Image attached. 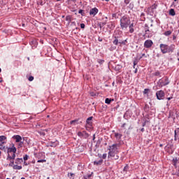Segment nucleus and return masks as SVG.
<instances>
[{
  "instance_id": "f257e3e1",
  "label": "nucleus",
  "mask_w": 179,
  "mask_h": 179,
  "mask_svg": "<svg viewBox=\"0 0 179 179\" xmlns=\"http://www.w3.org/2000/svg\"><path fill=\"white\" fill-rule=\"evenodd\" d=\"M159 48L162 54H169L170 52H174V50H176V45L173 44L169 45L167 44L161 43L159 45Z\"/></svg>"
},
{
  "instance_id": "f03ea898",
  "label": "nucleus",
  "mask_w": 179,
  "mask_h": 179,
  "mask_svg": "<svg viewBox=\"0 0 179 179\" xmlns=\"http://www.w3.org/2000/svg\"><path fill=\"white\" fill-rule=\"evenodd\" d=\"M130 24H131V20L129 19V17L127 16H123L120 19V27L122 30H125V29H128Z\"/></svg>"
},
{
  "instance_id": "7ed1b4c3",
  "label": "nucleus",
  "mask_w": 179,
  "mask_h": 179,
  "mask_svg": "<svg viewBox=\"0 0 179 179\" xmlns=\"http://www.w3.org/2000/svg\"><path fill=\"white\" fill-rule=\"evenodd\" d=\"M7 153H8V159H15L16 157V147H15V144H12L11 148H6Z\"/></svg>"
},
{
  "instance_id": "20e7f679",
  "label": "nucleus",
  "mask_w": 179,
  "mask_h": 179,
  "mask_svg": "<svg viewBox=\"0 0 179 179\" xmlns=\"http://www.w3.org/2000/svg\"><path fill=\"white\" fill-rule=\"evenodd\" d=\"M165 81L166 83H164V81L162 79H159L158 83H157L158 87H163V86H167V85H169V78H166Z\"/></svg>"
},
{
  "instance_id": "39448f33",
  "label": "nucleus",
  "mask_w": 179,
  "mask_h": 179,
  "mask_svg": "<svg viewBox=\"0 0 179 179\" xmlns=\"http://www.w3.org/2000/svg\"><path fill=\"white\" fill-rule=\"evenodd\" d=\"M118 146H120V144L117 143L110 145L108 148L109 152L118 153Z\"/></svg>"
},
{
  "instance_id": "423d86ee",
  "label": "nucleus",
  "mask_w": 179,
  "mask_h": 179,
  "mask_svg": "<svg viewBox=\"0 0 179 179\" xmlns=\"http://www.w3.org/2000/svg\"><path fill=\"white\" fill-rule=\"evenodd\" d=\"M77 135L79 136V138H83L84 139H87V138L90 136L89 134H87L86 131H78Z\"/></svg>"
},
{
  "instance_id": "0eeeda50",
  "label": "nucleus",
  "mask_w": 179,
  "mask_h": 179,
  "mask_svg": "<svg viewBox=\"0 0 179 179\" xmlns=\"http://www.w3.org/2000/svg\"><path fill=\"white\" fill-rule=\"evenodd\" d=\"M156 96H157V100H163L165 96L164 91L163 90L157 91L156 92Z\"/></svg>"
},
{
  "instance_id": "6e6552de",
  "label": "nucleus",
  "mask_w": 179,
  "mask_h": 179,
  "mask_svg": "<svg viewBox=\"0 0 179 179\" xmlns=\"http://www.w3.org/2000/svg\"><path fill=\"white\" fill-rule=\"evenodd\" d=\"M153 45V41L152 40H146L144 43L145 48H150Z\"/></svg>"
},
{
  "instance_id": "1a4fd4ad",
  "label": "nucleus",
  "mask_w": 179,
  "mask_h": 179,
  "mask_svg": "<svg viewBox=\"0 0 179 179\" xmlns=\"http://www.w3.org/2000/svg\"><path fill=\"white\" fill-rule=\"evenodd\" d=\"M97 13H99V9H97V8H92L90 11V15L92 16H96Z\"/></svg>"
},
{
  "instance_id": "9d476101",
  "label": "nucleus",
  "mask_w": 179,
  "mask_h": 179,
  "mask_svg": "<svg viewBox=\"0 0 179 179\" xmlns=\"http://www.w3.org/2000/svg\"><path fill=\"white\" fill-rule=\"evenodd\" d=\"M179 139V128H177L174 131V141Z\"/></svg>"
},
{
  "instance_id": "9b49d317",
  "label": "nucleus",
  "mask_w": 179,
  "mask_h": 179,
  "mask_svg": "<svg viewBox=\"0 0 179 179\" xmlns=\"http://www.w3.org/2000/svg\"><path fill=\"white\" fill-rule=\"evenodd\" d=\"M13 139H15V142H17V143L22 142V136H20L19 135L13 136Z\"/></svg>"
},
{
  "instance_id": "f8f14e48",
  "label": "nucleus",
  "mask_w": 179,
  "mask_h": 179,
  "mask_svg": "<svg viewBox=\"0 0 179 179\" xmlns=\"http://www.w3.org/2000/svg\"><path fill=\"white\" fill-rule=\"evenodd\" d=\"M93 120V117H90L86 120V124L88 125V127H92V120Z\"/></svg>"
},
{
  "instance_id": "ddd939ff",
  "label": "nucleus",
  "mask_w": 179,
  "mask_h": 179,
  "mask_svg": "<svg viewBox=\"0 0 179 179\" xmlns=\"http://www.w3.org/2000/svg\"><path fill=\"white\" fill-rule=\"evenodd\" d=\"M6 141V136H0V145H3L4 143H6V142H5Z\"/></svg>"
},
{
  "instance_id": "4468645a",
  "label": "nucleus",
  "mask_w": 179,
  "mask_h": 179,
  "mask_svg": "<svg viewBox=\"0 0 179 179\" xmlns=\"http://www.w3.org/2000/svg\"><path fill=\"white\" fill-rule=\"evenodd\" d=\"M115 138H116L117 141H118V142H120L121 138H122V134H120V133H115Z\"/></svg>"
},
{
  "instance_id": "2eb2a0df",
  "label": "nucleus",
  "mask_w": 179,
  "mask_h": 179,
  "mask_svg": "<svg viewBox=\"0 0 179 179\" xmlns=\"http://www.w3.org/2000/svg\"><path fill=\"white\" fill-rule=\"evenodd\" d=\"M94 166H101L103 164V159H101L99 161H94Z\"/></svg>"
},
{
  "instance_id": "dca6fc26",
  "label": "nucleus",
  "mask_w": 179,
  "mask_h": 179,
  "mask_svg": "<svg viewBox=\"0 0 179 179\" xmlns=\"http://www.w3.org/2000/svg\"><path fill=\"white\" fill-rule=\"evenodd\" d=\"M15 163V164H22V163H23V158H17Z\"/></svg>"
},
{
  "instance_id": "f3484780",
  "label": "nucleus",
  "mask_w": 179,
  "mask_h": 179,
  "mask_svg": "<svg viewBox=\"0 0 179 179\" xmlns=\"http://www.w3.org/2000/svg\"><path fill=\"white\" fill-rule=\"evenodd\" d=\"M129 32L130 33H134V31H135V29H134V23H131L130 22V24L129 25Z\"/></svg>"
},
{
  "instance_id": "a211bd4d",
  "label": "nucleus",
  "mask_w": 179,
  "mask_h": 179,
  "mask_svg": "<svg viewBox=\"0 0 179 179\" xmlns=\"http://www.w3.org/2000/svg\"><path fill=\"white\" fill-rule=\"evenodd\" d=\"M118 152H108V157H114L115 155H117Z\"/></svg>"
},
{
  "instance_id": "6ab92c4d",
  "label": "nucleus",
  "mask_w": 179,
  "mask_h": 179,
  "mask_svg": "<svg viewBox=\"0 0 179 179\" xmlns=\"http://www.w3.org/2000/svg\"><path fill=\"white\" fill-rule=\"evenodd\" d=\"M113 43L115 45H118V44H120V41H118V36H115V40Z\"/></svg>"
},
{
  "instance_id": "aec40b11",
  "label": "nucleus",
  "mask_w": 179,
  "mask_h": 179,
  "mask_svg": "<svg viewBox=\"0 0 179 179\" xmlns=\"http://www.w3.org/2000/svg\"><path fill=\"white\" fill-rule=\"evenodd\" d=\"M169 15H170L171 16H176V11L174 10L173 8L170 9V10H169Z\"/></svg>"
},
{
  "instance_id": "412c9836",
  "label": "nucleus",
  "mask_w": 179,
  "mask_h": 179,
  "mask_svg": "<svg viewBox=\"0 0 179 179\" xmlns=\"http://www.w3.org/2000/svg\"><path fill=\"white\" fill-rule=\"evenodd\" d=\"M144 30H145V34H148V32L150 31V30H149V25H148V24H145Z\"/></svg>"
},
{
  "instance_id": "4be33fe9",
  "label": "nucleus",
  "mask_w": 179,
  "mask_h": 179,
  "mask_svg": "<svg viewBox=\"0 0 179 179\" xmlns=\"http://www.w3.org/2000/svg\"><path fill=\"white\" fill-rule=\"evenodd\" d=\"M22 166H19L17 164L13 166L14 170H22Z\"/></svg>"
},
{
  "instance_id": "5701e85b",
  "label": "nucleus",
  "mask_w": 179,
  "mask_h": 179,
  "mask_svg": "<svg viewBox=\"0 0 179 179\" xmlns=\"http://www.w3.org/2000/svg\"><path fill=\"white\" fill-rule=\"evenodd\" d=\"M111 101H114V99L106 98L105 100L106 104H110Z\"/></svg>"
},
{
  "instance_id": "b1692460",
  "label": "nucleus",
  "mask_w": 179,
  "mask_h": 179,
  "mask_svg": "<svg viewBox=\"0 0 179 179\" xmlns=\"http://www.w3.org/2000/svg\"><path fill=\"white\" fill-rule=\"evenodd\" d=\"M106 24H107L106 22H101L99 23V26L100 29H101L103 27L106 26Z\"/></svg>"
},
{
  "instance_id": "393cba45",
  "label": "nucleus",
  "mask_w": 179,
  "mask_h": 179,
  "mask_svg": "<svg viewBox=\"0 0 179 179\" xmlns=\"http://www.w3.org/2000/svg\"><path fill=\"white\" fill-rule=\"evenodd\" d=\"M66 22H69V23H71V22L72 21V16L67 15L66 17Z\"/></svg>"
},
{
  "instance_id": "a878e982",
  "label": "nucleus",
  "mask_w": 179,
  "mask_h": 179,
  "mask_svg": "<svg viewBox=\"0 0 179 179\" xmlns=\"http://www.w3.org/2000/svg\"><path fill=\"white\" fill-rule=\"evenodd\" d=\"M3 145V144H0V150H3L4 152H6V149L8 147H5Z\"/></svg>"
},
{
  "instance_id": "bb28decb",
  "label": "nucleus",
  "mask_w": 179,
  "mask_h": 179,
  "mask_svg": "<svg viewBox=\"0 0 179 179\" xmlns=\"http://www.w3.org/2000/svg\"><path fill=\"white\" fill-rule=\"evenodd\" d=\"M178 162V159H177V158H173V166L177 167V162Z\"/></svg>"
},
{
  "instance_id": "cd10ccee",
  "label": "nucleus",
  "mask_w": 179,
  "mask_h": 179,
  "mask_svg": "<svg viewBox=\"0 0 179 179\" xmlns=\"http://www.w3.org/2000/svg\"><path fill=\"white\" fill-rule=\"evenodd\" d=\"M127 43H128L127 39L123 41H119V44H120V45H125Z\"/></svg>"
},
{
  "instance_id": "c85d7f7f",
  "label": "nucleus",
  "mask_w": 179,
  "mask_h": 179,
  "mask_svg": "<svg viewBox=\"0 0 179 179\" xmlns=\"http://www.w3.org/2000/svg\"><path fill=\"white\" fill-rule=\"evenodd\" d=\"M6 160H8V162H10V163H11L12 164H15V158L8 159L7 157Z\"/></svg>"
},
{
  "instance_id": "c756f323",
  "label": "nucleus",
  "mask_w": 179,
  "mask_h": 179,
  "mask_svg": "<svg viewBox=\"0 0 179 179\" xmlns=\"http://www.w3.org/2000/svg\"><path fill=\"white\" fill-rule=\"evenodd\" d=\"M164 36H169L171 35V31H166L164 33Z\"/></svg>"
},
{
  "instance_id": "7c9ffc66",
  "label": "nucleus",
  "mask_w": 179,
  "mask_h": 179,
  "mask_svg": "<svg viewBox=\"0 0 179 179\" xmlns=\"http://www.w3.org/2000/svg\"><path fill=\"white\" fill-rule=\"evenodd\" d=\"M97 62H98V64H100L101 65H102V64H104V60L99 59L97 60Z\"/></svg>"
},
{
  "instance_id": "2f4dec72",
  "label": "nucleus",
  "mask_w": 179,
  "mask_h": 179,
  "mask_svg": "<svg viewBox=\"0 0 179 179\" xmlns=\"http://www.w3.org/2000/svg\"><path fill=\"white\" fill-rule=\"evenodd\" d=\"M112 157H113V160H118V159H120V157H118V155H117V154Z\"/></svg>"
},
{
  "instance_id": "473e14b6",
  "label": "nucleus",
  "mask_w": 179,
  "mask_h": 179,
  "mask_svg": "<svg viewBox=\"0 0 179 179\" xmlns=\"http://www.w3.org/2000/svg\"><path fill=\"white\" fill-rule=\"evenodd\" d=\"M78 13H80L82 16H85V12L83 10H79Z\"/></svg>"
},
{
  "instance_id": "72a5a7b5",
  "label": "nucleus",
  "mask_w": 179,
  "mask_h": 179,
  "mask_svg": "<svg viewBox=\"0 0 179 179\" xmlns=\"http://www.w3.org/2000/svg\"><path fill=\"white\" fill-rule=\"evenodd\" d=\"M124 6H127L131 2V0H124Z\"/></svg>"
},
{
  "instance_id": "f704fd0d",
  "label": "nucleus",
  "mask_w": 179,
  "mask_h": 179,
  "mask_svg": "<svg viewBox=\"0 0 179 179\" xmlns=\"http://www.w3.org/2000/svg\"><path fill=\"white\" fill-rule=\"evenodd\" d=\"M45 162H47V160H45V159H39V160H38V163H45Z\"/></svg>"
},
{
  "instance_id": "c9c22d12",
  "label": "nucleus",
  "mask_w": 179,
  "mask_h": 179,
  "mask_svg": "<svg viewBox=\"0 0 179 179\" xmlns=\"http://www.w3.org/2000/svg\"><path fill=\"white\" fill-rule=\"evenodd\" d=\"M149 93V89H145L143 91V94H148Z\"/></svg>"
},
{
  "instance_id": "e433bc0d",
  "label": "nucleus",
  "mask_w": 179,
  "mask_h": 179,
  "mask_svg": "<svg viewBox=\"0 0 179 179\" xmlns=\"http://www.w3.org/2000/svg\"><path fill=\"white\" fill-rule=\"evenodd\" d=\"M28 80H29V82H33V80H34V77H33V76H29V78H28Z\"/></svg>"
},
{
  "instance_id": "4c0bfd02",
  "label": "nucleus",
  "mask_w": 179,
  "mask_h": 179,
  "mask_svg": "<svg viewBox=\"0 0 179 179\" xmlns=\"http://www.w3.org/2000/svg\"><path fill=\"white\" fill-rule=\"evenodd\" d=\"M23 159H24V162H26V160H28V159H29V155H25V156L23 157Z\"/></svg>"
},
{
  "instance_id": "58836bf2",
  "label": "nucleus",
  "mask_w": 179,
  "mask_h": 179,
  "mask_svg": "<svg viewBox=\"0 0 179 179\" xmlns=\"http://www.w3.org/2000/svg\"><path fill=\"white\" fill-rule=\"evenodd\" d=\"M38 134L42 136H45V133H44L43 131H38Z\"/></svg>"
},
{
  "instance_id": "ea45409f",
  "label": "nucleus",
  "mask_w": 179,
  "mask_h": 179,
  "mask_svg": "<svg viewBox=\"0 0 179 179\" xmlns=\"http://www.w3.org/2000/svg\"><path fill=\"white\" fill-rule=\"evenodd\" d=\"M76 122H78V120H72L70 122V124H74V125H75V124H76Z\"/></svg>"
},
{
  "instance_id": "a19ab883",
  "label": "nucleus",
  "mask_w": 179,
  "mask_h": 179,
  "mask_svg": "<svg viewBox=\"0 0 179 179\" xmlns=\"http://www.w3.org/2000/svg\"><path fill=\"white\" fill-rule=\"evenodd\" d=\"M23 146V142L20 141V143L18 144V148H22Z\"/></svg>"
},
{
  "instance_id": "79ce46f5",
  "label": "nucleus",
  "mask_w": 179,
  "mask_h": 179,
  "mask_svg": "<svg viewBox=\"0 0 179 179\" xmlns=\"http://www.w3.org/2000/svg\"><path fill=\"white\" fill-rule=\"evenodd\" d=\"M102 159H107V154L106 153L103 154Z\"/></svg>"
},
{
  "instance_id": "37998d69",
  "label": "nucleus",
  "mask_w": 179,
  "mask_h": 179,
  "mask_svg": "<svg viewBox=\"0 0 179 179\" xmlns=\"http://www.w3.org/2000/svg\"><path fill=\"white\" fill-rule=\"evenodd\" d=\"M90 177H92V174L87 175V176H85V179H88L90 178Z\"/></svg>"
},
{
  "instance_id": "c03bdc74",
  "label": "nucleus",
  "mask_w": 179,
  "mask_h": 179,
  "mask_svg": "<svg viewBox=\"0 0 179 179\" xmlns=\"http://www.w3.org/2000/svg\"><path fill=\"white\" fill-rule=\"evenodd\" d=\"M8 166H9L10 167H13V166H15V164H12L11 162H10V164H8Z\"/></svg>"
},
{
  "instance_id": "a18cd8bd",
  "label": "nucleus",
  "mask_w": 179,
  "mask_h": 179,
  "mask_svg": "<svg viewBox=\"0 0 179 179\" xmlns=\"http://www.w3.org/2000/svg\"><path fill=\"white\" fill-rule=\"evenodd\" d=\"M160 76V72L159 71L155 72V76Z\"/></svg>"
},
{
  "instance_id": "49530a36",
  "label": "nucleus",
  "mask_w": 179,
  "mask_h": 179,
  "mask_svg": "<svg viewBox=\"0 0 179 179\" xmlns=\"http://www.w3.org/2000/svg\"><path fill=\"white\" fill-rule=\"evenodd\" d=\"M81 29H85V24L82 23L80 24Z\"/></svg>"
},
{
  "instance_id": "de8ad7c7",
  "label": "nucleus",
  "mask_w": 179,
  "mask_h": 179,
  "mask_svg": "<svg viewBox=\"0 0 179 179\" xmlns=\"http://www.w3.org/2000/svg\"><path fill=\"white\" fill-rule=\"evenodd\" d=\"M138 64V61L135 60L134 62V68H135V65H136Z\"/></svg>"
},
{
  "instance_id": "09e8293b",
  "label": "nucleus",
  "mask_w": 179,
  "mask_h": 179,
  "mask_svg": "<svg viewBox=\"0 0 179 179\" xmlns=\"http://www.w3.org/2000/svg\"><path fill=\"white\" fill-rule=\"evenodd\" d=\"M72 176H73V173H68V177H72Z\"/></svg>"
},
{
  "instance_id": "8fccbe9b",
  "label": "nucleus",
  "mask_w": 179,
  "mask_h": 179,
  "mask_svg": "<svg viewBox=\"0 0 179 179\" xmlns=\"http://www.w3.org/2000/svg\"><path fill=\"white\" fill-rule=\"evenodd\" d=\"M96 139V134L93 135L92 141H94Z\"/></svg>"
},
{
  "instance_id": "3c124183",
  "label": "nucleus",
  "mask_w": 179,
  "mask_h": 179,
  "mask_svg": "<svg viewBox=\"0 0 179 179\" xmlns=\"http://www.w3.org/2000/svg\"><path fill=\"white\" fill-rule=\"evenodd\" d=\"M166 99H167V100L170 101V100H171V99H173V96L168 97V98H166Z\"/></svg>"
},
{
  "instance_id": "603ef678",
  "label": "nucleus",
  "mask_w": 179,
  "mask_h": 179,
  "mask_svg": "<svg viewBox=\"0 0 179 179\" xmlns=\"http://www.w3.org/2000/svg\"><path fill=\"white\" fill-rule=\"evenodd\" d=\"M145 57H146V55L145 53L142 54V56L141 57V58Z\"/></svg>"
},
{
  "instance_id": "864d4df0",
  "label": "nucleus",
  "mask_w": 179,
  "mask_h": 179,
  "mask_svg": "<svg viewBox=\"0 0 179 179\" xmlns=\"http://www.w3.org/2000/svg\"><path fill=\"white\" fill-rule=\"evenodd\" d=\"M134 73H138V69H135Z\"/></svg>"
},
{
  "instance_id": "5fc2aeb1",
  "label": "nucleus",
  "mask_w": 179,
  "mask_h": 179,
  "mask_svg": "<svg viewBox=\"0 0 179 179\" xmlns=\"http://www.w3.org/2000/svg\"><path fill=\"white\" fill-rule=\"evenodd\" d=\"M141 132H145V129H144V128H142V129H141Z\"/></svg>"
},
{
  "instance_id": "6e6d98bb",
  "label": "nucleus",
  "mask_w": 179,
  "mask_h": 179,
  "mask_svg": "<svg viewBox=\"0 0 179 179\" xmlns=\"http://www.w3.org/2000/svg\"><path fill=\"white\" fill-rule=\"evenodd\" d=\"M34 43H36V41H31L30 42L31 45V44H34Z\"/></svg>"
},
{
  "instance_id": "4d7b16f0",
  "label": "nucleus",
  "mask_w": 179,
  "mask_h": 179,
  "mask_svg": "<svg viewBox=\"0 0 179 179\" xmlns=\"http://www.w3.org/2000/svg\"><path fill=\"white\" fill-rule=\"evenodd\" d=\"M24 166H28V164L26 162H24Z\"/></svg>"
},
{
  "instance_id": "13d9d810",
  "label": "nucleus",
  "mask_w": 179,
  "mask_h": 179,
  "mask_svg": "<svg viewBox=\"0 0 179 179\" xmlns=\"http://www.w3.org/2000/svg\"><path fill=\"white\" fill-rule=\"evenodd\" d=\"M169 153H173V150H168Z\"/></svg>"
},
{
  "instance_id": "bf43d9fd",
  "label": "nucleus",
  "mask_w": 179,
  "mask_h": 179,
  "mask_svg": "<svg viewBox=\"0 0 179 179\" xmlns=\"http://www.w3.org/2000/svg\"><path fill=\"white\" fill-rule=\"evenodd\" d=\"M71 24H74V26L76 24V22H71Z\"/></svg>"
},
{
  "instance_id": "052dcab7",
  "label": "nucleus",
  "mask_w": 179,
  "mask_h": 179,
  "mask_svg": "<svg viewBox=\"0 0 179 179\" xmlns=\"http://www.w3.org/2000/svg\"><path fill=\"white\" fill-rule=\"evenodd\" d=\"M98 157H99L101 159V154H98Z\"/></svg>"
},
{
  "instance_id": "680f3d73",
  "label": "nucleus",
  "mask_w": 179,
  "mask_h": 179,
  "mask_svg": "<svg viewBox=\"0 0 179 179\" xmlns=\"http://www.w3.org/2000/svg\"><path fill=\"white\" fill-rule=\"evenodd\" d=\"M127 169H128V166H125V167L124 168V171H125V170H127Z\"/></svg>"
},
{
  "instance_id": "e2e57ef3",
  "label": "nucleus",
  "mask_w": 179,
  "mask_h": 179,
  "mask_svg": "<svg viewBox=\"0 0 179 179\" xmlns=\"http://www.w3.org/2000/svg\"><path fill=\"white\" fill-rule=\"evenodd\" d=\"M171 146H173V145H167L166 148H171Z\"/></svg>"
},
{
  "instance_id": "0e129e2a",
  "label": "nucleus",
  "mask_w": 179,
  "mask_h": 179,
  "mask_svg": "<svg viewBox=\"0 0 179 179\" xmlns=\"http://www.w3.org/2000/svg\"><path fill=\"white\" fill-rule=\"evenodd\" d=\"M125 125H126V124L125 123H124L123 124H122V128H124V127H125Z\"/></svg>"
},
{
  "instance_id": "69168bd1",
  "label": "nucleus",
  "mask_w": 179,
  "mask_h": 179,
  "mask_svg": "<svg viewBox=\"0 0 179 179\" xmlns=\"http://www.w3.org/2000/svg\"><path fill=\"white\" fill-rule=\"evenodd\" d=\"M159 147H160V148H163V144H160V145H159Z\"/></svg>"
},
{
  "instance_id": "338daca9",
  "label": "nucleus",
  "mask_w": 179,
  "mask_h": 179,
  "mask_svg": "<svg viewBox=\"0 0 179 179\" xmlns=\"http://www.w3.org/2000/svg\"><path fill=\"white\" fill-rule=\"evenodd\" d=\"M177 55L179 57V51L177 52Z\"/></svg>"
},
{
  "instance_id": "774afa93",
  "label": "nucleus",
  "mask_w": 179,
  "mask_h": 179,
  "mask_svg": "<svg viewBox=\"0 0 179 179\" xmlns=\"http://www.w3.org/2000/svg\"><path fill=\"white\" fill-rule=\"evenodd\" d=\"M142 179H146V178L144 177V178H142Z\"/></svg>"
}]
</instances>
